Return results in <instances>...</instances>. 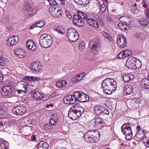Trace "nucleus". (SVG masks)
Returning a JSON list of instances; mask_svg holds the SVG:
<instances>
[{
  "label": "nucleus",
  "mask_w": 149,
  "mask_h": 149,
  "mask_svg": "<svg viewBox=\"0 0 149 149\" xmlns=\"http://www.w3.org/2000/svg\"><path fill=\"white\" fill-rule=\"evenodd\" d=\"M84 111V108L77 104H75L70 109L68 113V117L75 120L80 117Z\"/></svg>",
  "instance_id": "obj_1"
},
{
  "label": "nucleus",
  "mask_w": 149,
  "mask_h": 149,
  "mask_svg": "<svg viewBox=\"0 0 149 149\" xmlns=\"http://www.w3.org/2000/svg\"><path fill=\"white\" fill-rule=\"evenodd\" d=\"M99 135L100 132L98 131L91 130L86 132L84 135V138L86 141L93 143L99 140Z\"/></svg>",
  "instance_id": "obj_2"
},
{
  "label": "nucleus",
  "mask_w": 149,
  "mask_h": 149,
  "mask_svg": "<svg viewBox=\"0 0 149 149\" xmlns=\"http://www.w3.org/2000/svg\"><path fill=\"white\" fill-rule=\"evenodd\" d=\"M39 42L40 45L42 47L47 48L51 45L52 40L50 35L47 34H44L40 36Z\"/></svg>",
  "instance_id": "obj_3"
},
{
  "label": "nucleus",
  "mask_w": 149,
  "mask_h": 149,
  "mask_svg": "<svg viewBox=\"0 0 149 149\" xmlns=\"http://www.w3.org/2000/svg\"><path fill=\"white\" fill-rule=\"evenodd\" d=\"M81 92L76 91L74 92L72 95H69L64 97L63 101L66 104L74 103L79 101Z\"/></svg>",
  "instance_id": "obj_4"
},
{
  "label": "nucleus",
  "mask_w": 149,
  "mask_h": 149,
  "mask_svg": "<svg viewBox=\"0 0 149 149\" xmlns=\"http://www.w3.org/2000/svg\"><path fill=\"white\" fill-rule=\"evenodd\" d=\"M104 125L103 120L99 117L92 120L89 124L90 127L93 129L94 128L100 129L104 127Z\"/></svg>",
  "instance_id": "obj_5"
},
{
  "label": "nucleus",
  "mask_w": 149,
  "mask_h": 149,
  "mask_svg": "<svg viewBox=\"0 0 149 149\" xmlns=\"http://www.w3.org/2000/svg\"><path fill=\"white\" fill-rule=\"evenodd\" d=\"M94 113L97 116L108 115L109 114L108 109L102 105H97L94 107Z\"/></svg>",
  "instance_id": "obj_6"
},
{
  "label": "nucleus",
  "mask_w": 149,
  "mask_h": 149,
  "mask_svg": "<svg viewBox=\"0 0 149 149\" xmlns=\"http://www.w3.org/2000/svg\"><path fill=\"white\" fill-rule=\"evenodd\" d=\"M66 36L68 39L71 42H75L79 38V35L74 29L70 28L68 29L66 33Z\"/></svg>",
  "instance_id": "obj_7"
},
{
  "label": "nucleus",
  "mask_w": 149,
  "mask_h": 149,
  "mask_svg": "<svg viewBox=\"0 0 149 149\" xmlns=\"http://www.w3.org/2000/svg\"><path fill=\"white\" fill-rule=\"evenodd\" d=\"M100 46V41L97 38H93L89 41V47L93 54H96L98 52Z\"/></svg>",
  "instance_id": "obj_8"
},
{
  "label": "nucleus",
  "mask_w": 149,
  "mask_h": 149,
  "mask_svg": "<svg viewBox=\"0 0 149 149\" xmlns=\"http://www.w3.org/2000/svg\"><path fill=\"white\" fill-rule=\"evenodd\" d=\"M107 79L104 80L102 83L101 88L104 93L107 95L111 94L113 92V89L111 88L109 86V82H107Z\"/></svg>",
  "instance_id": "obj_9"
},
{
  "label": "nucleus",
  "mask_w": 149,
  "mask_h": 149,
  "mask_svg": "<svg viewBox=\"0 0 149 149\" xmlns=\"http://www.w3.org/2000/svg\"><path fill=\"white\" fill-rule=\"evenodd\" d=\"M25 110L23 107H20V106L13 107L12 109L13 113L17 116L22 115L25 112Z\"/></svg>",
  "instance_id": "obj_10"
},
{
  "label": "nucleus",
  "mask_w": 149,
  "mask_h": 149,
  "mask_svg": "<svg viewBox=\"0 0 149 149\" xmlns=\"http://www.w3.org/2000/svg\"><path fill=\"white\" fill-rule=\"evenodd\" d=\"M117 43L119 47H125L126 45V38L124 36H118L117 38Z\"/></svg>",
  "instance_id": "obj_11"
},
{
  "label": "nucleus",
  "mask_w": 149,
  "mask_h": 149,
  "mask_svg": "<svg viewBox=\"0 0 149 149\" xmlns=\"http://www.w3.org/2000/svg\"><path fill=\"white\" fill-rule=\"evenodd\" d=\"M136 60V58L134 57H129L126 61L125 65L129 69H134L135 67L134 65Z\"/></svg>",
  "instance_id": "obj_12"
},
{
  "label": "nucleus",
  "mask_w": 149,
  "mask_h": 149,
  "mask_svg": "<svg viewBox=\"0 0 149 149\" xmlns=\"http://www.w3.org/2000/svg\"><path fill=\"white\" fill-rule=\"evenodd\" d=\"M18 41V36H16L10 37L7 40L6 44L8 46H11L15 45Z\"/></svg>",
  "instance_id": "obj_13"
},
{
  "label": "nucleus",
  "mask_w": 149,
  "mask_h": 149,
  "mask_svg": "<svg viewBox=\"0 0 149 149\" xmlns=\"http://www.w3.org/2000/svg\"><path fill=\"white\" fill-rule=\"evenodd\" d=\"M72 21L74 24L75 25L80 27L83 26V21L81 19L78 15H74Z\"/></svg>",
  "instance_id": "obj_14"
},
{
  "label": "nucleus",
  "mask_w": 149,
  "mask_h": 149,
  "mask_svg": "<svg viewBox=\"0 0 149 149\" xmlns=\"http://www.w3.org/2000/svg\"><path fill=\"white\" fill-rule=\"evenodd\" d=\"M32 72L36 73L38 72L41 69V66L36 62H33L31 63L30 66Z\"/></svg>",
  "instance_id": "obj_15"
},
{
  "label": "nucleus",
  "mask_w": 149,
  "mask_h": 149,
  "mask_svg": "<svg viewBox=\"0 0 149 149\" xmlns=\"http://www.w3.org/2000/svg\"><path fill=\"white\" fill-rule=\"evenodd\" d=\"M13 91V87L10 85L5 86L1 88V91L6 95L10 94Z\"/></svg>",
  "instance_id": "obj_16"
},
{
  "label": "nucleus",
  "mask_w": 149,
  "mask_h": 149,
  "mask_svg": "<svg viewBox=\"0 0 149 149\" xmlns=\"http://www.w3.org/2000/svg\"><path fill=\"white\" fill-rule=\"evenodd\" d=\"M26 46L29 49L32 51H35L36 49L35 44L32 40H29L26 42Z\"/></svg>",
  "instance_id": "obj_17"
},
{
  "label": "nucleus",
  "mask_w": 149,
  "mask_h": 149,
  "mask_svg": "<svg viewBox=\"0 0 149 149\" xmlns=\"http://www.w3.org/2000/svg\"><path fill=\"white\" fill-rule=\"evenodd\" d=\"M121 131L126 136V139H130L132 137V133L131 128L126 130H123Z\"/></svg>",
  "instance_id": "obj_18"
},
{
  "label": "nucleus",
  "mask_w": 149,
  "mask_h": 149,
  "mask_svg": "<svg viewBox=\"0 0 149 149\" xmlns=\"http://www.w3.org/2000/svg\"><path fill=\"white\" fill-rule=\"evenodd\" d=\"M14 53L15 55L20 58H24L26 56V54L24 50L17 49L15 50Z\"/></svg>",
  "instance_id": "obj_19"
},
{
  "label": "nucleus",
  "mask_w": 149,
  "mask_h": 149,
  "mask_svg": "<svg viewBox=\"0 0 149 149\" xmlns=\"http://www.w3.org/2000/svg\"><path fill=\"white\" fill-rule=\"evenodd\" d=\"M86 22L89 25L93 27L98 28L99 26L97 22L93 19H89L86 20Z\"/></svg>",
  "instance_id": "obj_20"
},
{
  "label": "nucleus",
  "mask_w": 149,
  "mask_h": 149,
  "mask_svg": "<svg viewBox=\"0 0 149 149\" xmlns=\"http://www.w3.org/2000/svg\"><path fill=\"white\" fill-rule=\"evenodd\" d=\"M8 143L2 139H0V149H8Z\"/></svg>",
  "instance_id": "obj_21"
},
{
  "label": "nucleus",
  "mask_w": 149,
  "mask_h": 149,
  "mask_svg": "<svg viewBox=\"0 0 149 149\" xmlns=\"http://www.w3.org/2000/svg\"><path fill=\"white\" fill-rule=\"evenodd\" d=\"M31 94L32 95L33 98L36 99L42 98L43 96V94L40 93L34 89L33 90V92L31 93Z\"/></svg>",
  "instance_id": "obj_22"
},
{
  "label": "nucleus",
  "mask_w": 149,
  "mask_h": 149,
  "mask_svg": "<svg viewBox=\"0 0 149 149\" xmlns=\"http://www.w3.org/2000/svg\"><path fill=\"white\" fill-rule=\"evenodd\" d=\"M48 144L46 142L41 141L39 143L38 146V149H48Z\"/></svg>",
  "instance_id": "obj_23"
},
{
  "label": "nucleus",
  "mask_w": 149,
  "mask_h": 149,
  "mask_svg": "<svg viewBox=\"0 0 149 149\" xmlns=\"http://www.w3.org/2000/svg\"><path fill=\"white\" fill-rule=\"evenodd\" d=\"M132 87L130 85H127L125 86L124 88V93L126 95L131 94L133 92Z\"/></svg>",
  "instance_id": "obj_24"
},
{
  "label": "nucleus",
  "mask_w": 149,
  "mask_h": 149,
  "mask_svg": "<svg viewBox=\"0 0 149 149\" xmlns=\"http://www.w3.org/2000/svg\"><path fill=\"white\" fill-rule=\"evenodd\" d=\"M58 116L56 114H54L52 115L49 123L52 125H56L58 122Z\"/></svg>",
  "instance_id": "obj_25"
},
{
  "label": "nucleus",
  "mask_w": 149,
  "mask_h": 149,
  "mask_svg": "<svg viewBox=\"0 0 149 149\" xmlns=\"http://www.w3.org/2000/svg\"><path fill=\"white\" fill-rule=\"evenodd\" d=\"M123 77L124 81L127 82L133 79L134 78V76L131 74H126L124 75Z\"/></svg>",
  "instance_id": "obj_26"
},
{
  "label": "nucleus",
  "mask_w": 149,
  "mask_h": 149,
  "mask_svg": "<svg viewBox=\"0 0 149 149\" xmlns=\"http://www.w3.org/2000/svg\"><path fill=\"white\" fill-rule=\"evenodd\" d=\"M79 101L81 102H84L89 100V98L88 96L86 94L83 93H81Z\"/></svg>",
  "instance_id": "obj_27"
},
{
  "label": "nucleus",
  "mask_w": 149,
  "mask_h": 149,
  "mask_svg": "<svg viewBox=\"0 0 149 149\" xmlns=\"http://www.w3.org/2000/svg\"><path fill=\"white\" fill-rule=\"evenodd\" d=\"M118 28L123 31H125L129 30L130 27L126 24H125L124 23H119L118 24Z\"/></svg>",
  "instance_id": "obj_28"
},
{
  "label": "nucleus",
  "mask_w": 149,
  "mask_h": 149,
  "mask_svg": "<svg viewBox=\"0 0 149 149\" xmlns=\"http://www.w3.org/2000/svg\"><path fill=\"white\" fill-rule=\"evenodd\" d=\"M98 3L99 8L100 11L102 12L105 11L106 10V7L104 1L103 0H98Z\"/></svg>",
  "instance_id": "obj_29"
},
{
  "label": "nucleus",
  "mask_w": 149,
  "mask_h": 149,
  "mask_svg": "<svg viewBox=\"0 0 149 149\" xmlns=\"http://www.w3.org/2000/svg\"><path fill=\"white\" fill-rule=\"evenodd\" d=\"M67 83L65 80H62L57 82L56 84L57 87L58 88H63L65 87L67 85Z\"/></svg>",
  "instance_id": "obj_30"
},
{
  "label": "nucleus",
  "mask_w": 149,
  "mask_h": 149,
  "mask_svg": "<svg viewBox=\"0 0 149 149\" xmlns=\"http://www.w3.org/2000/svg\"><path fill=\"white\" fill-rule=\"evenodd\" d=\"M82 79V76H81L80 74H77L71 79V81L73 83H75L79 81Z\"/></svg>",
  "instance_id": "obj_31"
},
{
  "label": "nucleus",
  "mask_w": 149,
  "mask_h": 149,
  "mask_svg": "<svg viewBox=\"0 0 149 149\" xmlns=\"http://www.w3.org/2000/svg\"><path fill=\"white\" fill-rule=\"evenodd\" d=\"M138 23L143 26H147L149 23L148 20L146 19L141 18L138 20Z\"/></svg>",
  "instance_id": "obj_32"
},
{
  "label": "nucleus",
  "mask_w": 149,
  "mask_h": 149,
  "mask_svg": "<svg viewBox=\"0 0 149 149\" xmlns=\"http://www.w3.org/2000/svg\"><path fill=\"white\" fill-rule=\"evenodd\" d=\"M142 85L146 89L149 88V79L147 78L143 79L142 81Z\"/></svg>",
  "instance_id": "obj_33"
},
{
  "label": "nucleus",
  "mask_w": 149,
  "mask_h": 149,
  "mask_svg": "<svg viewBox=\"0 0 149 149\" xmlns=\"http://www.w3.org/2000/svg\"><path fill=\"white\" fill-rule=\"evenodd\" d=\"M77 14L79 17H80L81 19H86L88 17V16L86 14L81 12L80 11H77Z\"/></svg>",
  "instance_id": "obj_34"
},
{
  "label": "nucleus",
  "mask_w": 149,
  "mask_h": 149,
  "mask_svg": "<svg viewBox=\"0 0 149 149\" xmlns=\"http://www.w3.org/2000/svg\"><path fill=\"white\" fill-rule=\"evenodd\" d=\"M112 80L113 81H111L109 83V86L111 88L113 89V93L116 90L117 86L116 81L113 80V79H112Z\"/></svg>",
  "instance_id": "obj_35"
},
{
  "label": "nucleus",
  "mask_w": 149,
  "mask_h": 149,
  "mask_svg": "<svg viewBox=\"0 0 149 149\" xmlns=\"http://www.w3.org/2000/svg\"><path fill=\"white\" fill-rule=\"evenodd\" d=\"M24 88V92L26 93L27 92H29V93L33 92V88L32 85H26V87Z\"/></svg>",
  "instance_id": "obj_36"
},
{
  "label": "nucleus",
  "mask_w": 149,
  "mask_h": 149,
  "mask_svg": "<svg viewBox=\"0 0 149 149\" xmlns=\"http://www.w3.org/2000/svg\"><path fill=\"white\" fill-rule=\"evenodd\" d=\"M142 141L146 147L149 148V137H144Z\"/></svg>",
  "instance_id": "obj_37"
},
{
  "label": "nucleus",
  "mask_w": 149,
  "mask_h": 149,
  "mask_svg": "<svg viewBox=\"0 0 149 149\" xmlns=\"http://www.w3.org/2000/svg\"><path fill=\"white\" fill-rule=\"evenodd\" d=\"M143 137V134H141L137 133L133 137L135 140H136L137 141H140L142 140V138Z\"/></svg>",
  "instance_id": "obj_38"
},
{
  "label": "nucleus",
  "mask_w": 149,
  "mask_h": 149,
  "mask_svg": "<svg viewBox=\"0 0 149 149\" xmlns=\"http://www.w3.org/2000/svg\"><path fill=\"white\" fill-rule=\"evenodd\" d=\"M26 82L24 81H21L19 82L18 87L19 88L22 90V91H24V88L26 87V85L25 84Z\"/></svg>",
  "instance_id": "obj_39"
},
{
  "label": "nucleus",
  "mask_w": 149,
  "mask_h": 149,
  "mask_svg": "<svg viewBox=\"0 0 149 149\" xmlns=\"http://www.w3.org/2000/svg\"><path fill=\"white\" fill-rule=\"evenodd\" d=\"M23 9L25 11H29L31 9V7L29 3L27 2H24L23 6Z\"/></svg>",
  "instance_id": "obj_40"
},
{
  "label": "nucleus",
  "mask_w": 149,
  "mask_h": 149,
  "mask_svg": "<svg viewBox=\"0 0 149 149\" xmlns=\"http://www.w3.org/2000/svg\"><path fill=\"white\" fill-rule=\"evenodd\" d=\"M54 29L55 31H56L58 33L61 34H63L65 32L64 29L60 26H58Z\"/></svg>",
  "instance_id": "obj_41"
},
{
  "label": "nucleus",
  "mask_w": 149,
  "mask_h": 149,
  "mask_svg": "<svg viewBox=\"0 0 149 149\" xmlns=\"http://www.w3.org/2000/svg\"><path fill=\"white\" fill-rule=\"evenodd\" d=\"M37 27L39 28L43 27L46 24L45 21L44 20H41L36 23Z\"/></svg>",
  "instance_id": "obj_42"
},
{
  "label": "nucleus",
  "mask_w": 149,
  "mask_h": 149,
  "mask_svg": "<svg viewBox=\"0 0 149 149\" xmlns=\"http://www.w3.org/2000/svg\"><path fill=\"white\" fill-rule=\"evenodd\" d=\"M74 1L77 4L85 6L86 4V0H74Z\"/></svg>",
  "instance_id": "obj_43"
},
{
  "label": "nucleus",
  "mask_w": 149,
  "mask_h": 149,
  "mask_svg": "<svg viewBox=\"0 0 149 149\" xmlns=\"http://www.w3.org/2000/svg\"><path fill=\"white\" fill-rule=\"evenodd\" d=\"M130 128H131L130 125L127 123L124 124L121 127V130H126Z\"/></svg>",
  "instance_id": "obj_44"
},
{
  "label": "nucleus",
  "mask_w": 149,
  "mask_h": 149,
  "mask_svg": "<svg viewBox=\"0 0 149 149\" xmlns=\"http://www.w3.org/2000/svg\"><path fill=\"white\" fill-rule=\"evenodd\" d=\"M123 22L125 24L127 25L130 24L131 22L129 21L130 19L129 18L124 17H123Z\"/></svg>",
  "instance_id": "obj_45"
},
{
  "label": "nucleus",
  "mask_w": 149,
  "mask_h": 149,
  "mask_svg": "<svg viewBox=\"0 0 149 149\" xmlns=\"http://www.w3.org/2000/svg\"><path fill=\"white\" fill-rule=\"evenodd\" d=\"M122 52H124L123 54L124 55V57H125V58L127 57L130 55L132 53L129 50H125L123 51Z\"/></svg>",
  "instance_id": "obj_46"
},
{
  "label": "nucleus",
  "mask_w": 149,
  "mask_h": 149,
  "mask_svg": "<svg viewBox=\"0 0 149 149\" xmlns=\"http://www.w3.org/2000/svg\"><path fill=\"white\" fill-rule=\"evenodd\" d=\"M141 64L140 62L137 61L136 60V62L134 65L135 67L134 68V69L139 68L141 67Z\"/></svg>",
  "instance_id": "obj_47"
},
{
  "label": "nucleus",
  "mask_w": 149,
  "mask_h": 149,
  "mask_svg": "<svg viewBox=\"0 0 149 149\" xmlns=\"http://www.w3.org/2000/svg\"><path fill=\"white\" fill-rule=\"evenodd\" d=\"M85 45L84 43H81L79 45V48L80 50L83 51L85 48Z\"/></svg>",
  "instance_id": "obj_48"
},
{
  "label": "nucleus",
  "mask_w": 149,
  "mask_h": 149,
  "mask_svg": "<svg viewBox=\"0 0 149 149\" xmlns=\"http://www.w3.org/2000/svg\"><path fill=\"white\" fill-rule=\"evenodd\" d=\"M49 3L50 5L54 6L56 5V2L55 0H47Z\"/></svg>",
  "instance_id": "obj_49"
},
{
  "label": "nucleus",
  "mask_w": 149,
  "mask_h": 149,
  "mask_svg": "<svg viewBox=\"0 0 149 149\" xmlns=\"http://www.w3.org/2000/svg\"><path fill=\"white\" fill-rule=\"evenodd\" d=\"M0 65L1 66H5L6 65V61L4 59H1L0 60Z\"/></svg>",
  "instance_id": "obj_50"
},
{
  "label": "nucleus",
  "mask_w": 149,
  "mask_h": 149,
  "mask_svg": "<svg viewBox=\"0 0 149 149\" xmlns=\"http://www.w3.org/2000/svg\"><path fill=\"white\" fill-rule=\"evenodd\" d=\"M123 52H124L122 51L118 54V58L123 59L125 58V57H124V55Z\"/></svg>",
  "instance_id": "obj_51"
},
{
  "label": "nucleus",
  "mask_w": 149,
  "mask_h": 149,
  "mask_svg": "<svg viewBox=\"0 0 149 149\" xmlns=\"http://www.w3.org/2000/svg\"><path fill=\"white\" fill-rule=\"evenodd\" d=\"M57 93L56 92H54V93H52V94H51L49 97L50 99H52L54 98L55 97H56L57 96Z\"/></svg>",
  "instance_id": "obj_52"
},
{
  "label": "nucleus",
  "mask_w": 149,
  "mask_h": 149,
  "mask_svg": "<svg viewBox=\"0 0 149 149\" xmlns=\"http://www.w3.org/2000/svg\"><path fill=\"white\" fill-rule=\"evenodd\" d=\"M143 36V34L142 33H136L134 34V36L138 38H141V36Z\"/></svg>",
  "instance_id": "obj_53"
},
{
  "label": "nucleus",
  "mask_w": 149,
  "mask_h": 149,
  "mask_svg": "<svg viewBox=\"0 0 149 149\" xmlns=\"http://www.w3.org/2000/svg\"><path fill=\"white\" fill-rule=\"evenodd\" d=\"M61 10L60 9H58V10H57V13H58L59 12V14H58L57 15H56V16H56V18H60L61 17V16L62 15V14L61 13Z\"/></svg>",
  "instance_id": "obj_54"
},
{
  "label": "nucleus",
  "mask_w": 149,
  "mask_h": 149,
  "mask_svg": "<svg viewBox=\"0 0 149 149\" xmlns=\"http://www.w3.org/2000/svg\"><path fill=\"white\" fill-rule=\"evenodd\" d=\"M105 38H107L109 40H110L111 39V37L107 33H106L104 34Z\"/></svg>",
  "instance_id": "obj_55"
},
{
  "label": "nucleus",
  "mask_w": 149,
  "mask_h": 149,
  "mask_svg": "<svg viewBox=\"0 0 149 149\" xmlns=\"http://www.w3.org/2000/svg\"><path fill=\"white\" fill-rule=\"evenodd\" d=\"M66 14L67 18L69 19H70L72 18V16L69 12L66 11Z\"/></svg>",
  "instance_id": "obj_56"
},
{
  "label": "nucleus",
  "mask_w": 149,
  "mask_h": 149,
  "mask_svg": "<svg viewBox=\"0 0 149 149\" xmlns=\"http://www.w3.org/2000/svg\"><path fill=\"white\" fill-rule=\"evenodd\" d=\"M31 141H32L36 140V136L34 134H33L31 136Z\"/></svg>",
  "instance_id": "obj_57"
},
{
  "label": "nucleus",
  "mask_w": 149,
  "mask_h": 149,
  "mask_svg": "<svg viewBox=\"0 0 149 149\" xmlns=\"http://www.w3.org/2000/svg\"><path fill=\"white\" fill-rule=\"evenodd\" d=\"M36 26L37 27V25L36 23L34 24H33L32 26H31L29 28V29L30 30V29H32V28L35 27Z\"/></svg>",
  "instance_id": "obj_58"
},
{
  "label": "nucleus",
  "mask_w": 149,
  "mask_h": 149,
  "mask_svg": "<svg viewBox=\"0 0 149 149\" xmlns=\"http://www.w3.org/2000/svg\"><path fill=\"white\" fill-rule=\"evenodd\" d=\"M45 128H47L48 130H50L52 129L51 126L49 124L46 125L45 126Z\"/></svg>",
  "instance_id": "obj_59"
},
{
  "label": "nucleus",
  "mask_w": 149,
  "mask_h": 149,
  "mask_svg": "<svg viewBox=\"0 0 149 149\" xmlns=\"http://www.w3.org/2000/svg\"><path fill=\"white\" fill-rule=\"evenodd\" d=\"M3 78V75L1 74H0V83L2 81Z\"/></svg>",
  "instance_id": "obj_60"
},
{
  "label": "nucleus",
  "mask_w": 149,
  "mask_h": 149,
  "mask_svg": "<svg viewBox=\"0 0 149 149\" xmlns=\"http://www.w3.org/2000/svg\"><path fill=\"white\" fill-rule=\"evenodd\" d=\"M146 16L149 19V10H148L146 11Z\"/></svg>",
  "instance_id": "obj_61"
},
{
  "label": "nucleus",
  "mask_w": 149,
  "mask_h": 149,
  "mask_svg": "<svg viewBox=\"0 0 149 149\" xmlns=\"http://www.w3.org/2000/svg\"><path fill=\"white\" fill-rule=\"evenodd\" d=\"M59 1H61V4H64L65 2V0H58Z\"/></svg>",
  "instance_id": "obj_62"
},
{
  "label": "nucleus",
  "mask_w": 149,
  "mask_h": 149,
  "mask_svg": "<svg viewBox=\"0 0 149 149\" xmlns=\"http://www.w3.org/2000/svg\"><path fill=\"white\" fill-rule=\"evenodd\" d=\"M80 75L81 74V76H82V78L83 77L85 76L86 74L85 72H83L82 73H81V74H80Z\"/></svg>",
  "instance_id": "obj_63"
},
{
  "label": "nucleus",
  "mask_w": 149,
  "mask_h": 149,
  "mask_svg": "<svg viewBox=\"0 0 149 149\" xmlns=\"http://www.w3.org/2000/svg\"><path fill=\"white\" fill-rule=\"evenodd\" d=\"M28 79V80L29 81H30L32 80V78H33V77H27Z\"/></svg>",
  "instance_id": "obj_64"
}]
</instances>
